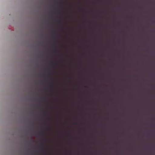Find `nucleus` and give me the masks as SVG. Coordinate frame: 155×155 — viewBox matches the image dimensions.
Listing matches in <instances>:
<instances>
[{
  "label": "nucleus",
  "instance_id": "obj_1",
  "mask_svg": "<svg viewBox=\"0 0 155 155\" xmlns=\"http://www.w3.org/2000/svg\"><path fill=\"white\" fill-rule=\"evenodd\" d=\"M56 22L58 23H60L61 21L60 20H58L56 21Z\"/></svg>",
  "mask_w": 155,
  "mask_h": 155
},
{
  "label": "nucleus",
  "instance_id": "obj_4",
  "mask_svg": "<svg viewBox=\"0 0 155 155\" xmlns=\"http://www.w3.org/2000/svg\"><path fill=\"white\" fill-rule=\"evenodd\" d=\"M59 13H62V12H59Z\"/></svg>",
  "mask_w": 155,
  "mask_h": 155
},
{
  "label": "nucleus",
  "instance_id": "obj_2",
  "mask_svg": "<svg viewBox=\"0 0 155 155\" xmlns=\"http://www.w3.org/2000/svg\"><path fill=\"white\" fill-rule=\"evenodd\" d=\"M41 134V133H38V134Z\"/></svg>",
  "mask_w": 155,
  "mask_h": 155
},
{
  "label": "nucleus",
  "instance_id": "obj_3",
  "mask_svg": "<svg viewBox=\"0 0 155 155\" xmlns=\"http://www.w3.org/2000/svg\"><path fill=\"white\" fill-rule=\"evenodd\" d=\"M44 152H45V151H46V150H44Z\"/></svg>",
  "mask_w": 155,
  "mask_h": 155
}]
</instances>
